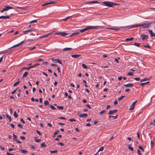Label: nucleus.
I'll list each match as a JSON object with an SVG mask.
<instances>
[{
    "mask_svg": "<svg viewBox=\"0 0 155 155\" xmlns=\"http://www.w3.org/2000/svg\"><path fill=\"white\" fill-rule=\"evenodd\" d=\"M134 40L133 38H127L125 39V41H131Z\"/></svg>",
    "mask_w": 155,
    "mask_h": 155,
    "instance_id": "obj_22",
    "label": "nucleus"
},
{
    "mask_svg": "<svg viewBox=\"0 0 155 155\" xmlns=\"http://www.w3.org/2000/svg\"><path fill=\"white\" fill-rule=\"evenodd\" d=\"M51 60L54 63H58L59 64H61L63 66V64L61 60L58 59H54L53 58H51Z\"/></svg>",
    "mask_w": 155,
    "mask_h": 155,
    "instance_id": "obj_7",
    "label": "nucleus"
},
{
    "mask_svg": "<svg viewBox=\"0 0 155 155\" xmlns=\"http://www.w3.org/2000/svg\"><path fill=\"white\" fill-rule=\"evenodd\" d=\"M144 47L145 48H151L150 47V45H144Z\"/></svg>",
    "mask_w": 155,
    "mask_h": 155,
    "instance_id": "obj_57",
    "label": "nucleus"
},
{
    "mask_svg": "<svg viewBox=\"0 0 155 155\" xmlns=\"http://www.w3.org/2000/svg\"><path fill=\"white\" fill-rule=\"evenodd\" d=\"M148 38V35H145L144 34H142L140 36V38L142 41H144L145 39H147Z\"/></svg>",
    "mask_w": 155,
    "mask_h": 155,
    "instance_id": "obj_4",
    "label": "nucleus"
},
{
    "mask_svg": "<svg viewBox=\"0 0 155 155\" xmlns=\"http://www.w3.org/2000/svg\"><path fill=\"white\" fill-rule=\"evenodd\" d=\"M53 3H54V2H53L51 1H49L48 2H46V3H45L42 4V6H45V5H49V4H53Z\"/></svg>",
    "mask_w": 155,
    "mask_h": 155,
    "instance_id": "obj_15",
    "label": "nucleus"
},
{
    "mask_svg": "<svg viewBox=\"0 0 155 155\" xmlns=\"http://www.w3.org/2000/svg\"><path fill=\"white\" fill-rule=\"evenodd\" d=\"M137 151L138 154H139V155H142V154L141 153L140 151V150H137Z\"/></svg>",
    "mask_w": 155,
    "mask_h": 155,
    "instance_id": "obj_64",
    "label": "nucleus"
},
{
    "mask_svg": "<svg viewBox=\"0 0 155 155\" xmlns=\"http://www.w3.org/2000/svg\"><path fill=\"white\" fill-rule=\"evenodd\" d=\"M57 144L58 145H60L61 146H63L64 145V144L62 142L57 143Z\"/></svg>",
    "mask_w": 155,
    "mask_h": 155,
    "instance_id": "obj_41",
    "label": "nucleus"
},
{
    "mask_svg": "<svg viewBox=\"0 0 155 155\" xmlns=\"http://www.w3.org/2000/svg\"><path fill=\"white\" fill-rule=\"evenodd\" d=\"M134 45L137 47H139L140 46V43H135L134 44Z\"/></svg>",
    "mask_w": 155,
    "mask_h": 155,
    "instance_id": "obj_38",
    "label": "nucleus"
},
{
    "mask_svg": "<svg viewBox=\"0 0 155 155\" xmlns=\"http://www.w3.org/2000/svg\"><path fill=\"white\" fill-rule=\"evenodd\" d=\"M31 30H27L23 31V32L25 34H26L28 33L31 32Z\"/></svg>",
    "mask_w": 155,
    "mask_h": 155,
    "instance_id": "obj_18",
    "label": "nucleus"
},
{
    "mask_svg": "<svg viewBox=\"0 0 155 155\" xmlns=\"http://www.w3.org/2000/svg\"><path fill=\"white\" fill-rule=\"evenodd\" d=\"M28 72H25L24 74L22 76V78L26 77L28 74Z\"/></svg>",
    "mask_w": 155,
    "mask_h": 155,
    "instance_id": "obj_25",
    "label": "nucleus"
},
{
    "mask_svg": "<svg viewBox=\"0 0 155 155\" xmlns=\"http://www.w3.org/2000/svg\"><path fill=\"white\" fill-rule=\"evenodd\" d=\"M106 112V110H103L101 111L100 112V114H101L103 113H105Z\"/></svg>",
    "mask_w": 155,
    "mask_h": 155,
    "instance_id": "obj_47",
    "label": "nucleus"
},
{
    "mask_svg": "<svg viewBox=\"0 0 155 155\" xmlns=\"http://www.w3.org/2000/svg\"><path fill=\"white\" fill-rule=\"evenodd\" d=\"M36 132L39 135H40V136L42 134L40 131L37 130L36 131Z\"/></svg>",
    "mask_w": 155,
    "mask_h": 155,
    "instance_id": "obj_45",
    "label": "nucleus"
},
{
    "mask_svg": "<svg viewBox=\"0 0 155 155\" xmlns=\"http://www.w3.org/2000/svg\"><path fill=\"white\" fill-rule=\"evenodd\" d=\"M35 141L37 143H39L41 141V139H37V140H36Z\"/></svg>",
    "mask_w": 155,
    "mask_h": 155,
    "instance_id": "obj_62",
    "label": "nucleus"
},
{
    "mask_svg": "<svg viewBox=\"0 0 155 155\" xmlns=\"http://www.w3.org/2000/svg\"><path fill=\"white\" fill-rule=\"evenodd\" d=\"M31 67H30V66L29 67H28V68H26V67H23L22 68V69H21V70H23L24 69H27V70H29V69H31Z\"/></svg>",
    "mask_w": 155,
    "mask_h": 155,
    "instance_id": "obj_37",
    "label": "nucleus"
},
{
    "mask_svg": "<svg viewBox=\"0 0 155 155\" xmlns=\"http://www.w3.org/2000/svg\"><path fill=\"white\" fill-rule=\"evenodd\" d=\"M38 65H39V64L38 63H36L34 65L32 66H31L30 67H31V68H33L35 67V66H36Z\"/></svg>",
    "mask_w": 155,
    "mask_h": 155,
    "instance_id": "obj_36",
    "label": "nucleus"
},
{
    "mask_svg": "<svg viewBox=\"0 0 155 155\" xmlns=\"http://www.w3.org/2000/svg\"><path fill=\"white\" fill-rule=\"evenodd\" d=\"M137 101H135L132 104L130 105V108L129 109V110H132L134 108V107L135 105V104L137 102Z\"/></svg>",
    "mask_w": 155,
    "mask_h": 155,
    "instance_id": "obj_8",
    "label": "nucleus"
},
{
    "mask_svg": "<svg viewBox=\"0 0 155 155\" xmlns=\"http://www.w3.org/2000/svg\"><path fill=\"white\" fill-rule=\"evenodd\" d=\"M148 31L150 33L151 37H155V33H153L152 30L149 29Z\"/></svg>",
    "mask_w": 155,
    "mask_h": 155,
    "instance_id": "obj_14",
    "label": "nucleus"
},
{
    "mask_svg": "<svg viewBox=\"0 0 155 155\" xmlns=\"http://www.w3.org/2000/svg\"><path fill=\"white\" fill-rule=\"evenodd\" d=\"M6 116L7 118L8 119L9 122H11V116H9L8 114H6Z\"/></svg>",
    "mask_w": 155,
    "mask_h": 155,
    "instance_id": "obj_21",
    "label": "nucleus"
},
{
    "mask_svg": "<svg viewBox=\"0 0 155 155\" xmlns=\"http://www.w3.org/2000/svg\"><path fill=\"white\" fill-rule=\"evenodd\" d=\"M20 121L22 122L23 124H25V122L24 120H23L22 118H21L20 119Z\"/></svg>",
    "mask_w": 155,
    "mask_h": 155,
    "instance_id": "obj_59",
    "label": "nucleus"
},
{
    "mask_svg": "<svg viewBox=\"0 0 155 155\" xmlns=\"http://www.w3.org/2000/svg\"><path fill=\"white\" fill-rule=\"evenodd\" d=\"M60 132V131L58 130H56L55 132L54 133L53 135L52 136V137H54L55 136V135L57 134H58V133H59V132Z\"/></svg>",
    "mask_w": 155,
    "mask_h": 155,
    "instance_id": "obj_20",
    "label": "nucleus"
},
{
    "mask_svg": "<svg viewBox=\"0 0 155 155\" xmlns=\"http://www.w3.org/2000/svg\"><path fill=\"white\" fill-rule=\"evenodd\" d=\"M44 104L45 106H47L49 104V102L48 101H45L44 102Z\"/></svg>",
    "mask_w": 155,
    "mask_h": 155,
    "instance_id": "obj_29",
    "label": "nucleus"
},
{
    "mask_svg": "<svg viewBox=\"0 0 155 155\" xmlns=\"http://www.w3.org/2000/svg\"><path fill=\"white\" fill-rule=\"evenodd\" d=\"M69 120L70 122H73V121L75 122L76 121L75 120V119H69Z\"/></svg>",
    "mask_w": 155,
    "mask_h": 155,
    "instance_id": "obj_52",
    "label": "nucleus"
},
{
    "mask_svg": "<svg viewBox=\"0 0 155 155\" xmlns=\"http://www.w3.org/2000/svg\"><path fill=\"white\" fill-rule=\"evenodd\" d=\"M13 140H14L16 141L17 140V136L16 135H15L14 134H13Z\"/></svg>",
    "mask_w": 155,
    "mask_h": 155,
    "instance_id": "obj_33",
    "label": "nucleus"
},
{
    "mask_svg": "<svg viewBox=\"0 0 155 155\" xmlns=\"http://www.w3.org/2000/svg\"><path fill=\"white\" fill-rule=\"evenodd\" d=\"M21 153H27V151L26 150H24L23 149H21Z\"/></svg>",
    "mask_w": 155,
    "mask_h": 155,
    "instance_id": "obj_27",
    "label": "nucleus"
},
{
    "mask_svg": "<svg viewBox=\"0 0 155 155\" xmlns=\"http://www.w3.org/2000/svg\"><path fill=\"white\" fill-rule=\"evenodd\" d=\"M41 146L42 147H45L47 146V145L44 143H43L41 144Z\"/></svg>",
    "mask_w": 155,
    "mask_h": 155,
    "instance_id": "obj_26",
    "label": "nucleus"
},
{
    "mask_svg": "<svg viewBox=\"0 0 155 155\" xmlns=\"http://www.w3.org/2000/svg\"><path fill=\"white\" fill-rule=\"evenodd\" d=\"M91 2L92 3H99V2L97 1H91Z\"/></svg>",
    "mask_w": 155,
    "mask_h": 155,
    "instance_id": "obj_53",
    "label": "nucleus"
},
{
    "mask_svg": "<svg viewBox=\"0 0 155 155\" xmlns=\"http://www.w3.org/2000/svg\"><path fill=\"white\" fill-rule=\"evenodd\" d=\"M13 8L11 6H5V7L1 11V12L2 13H3L5 11H8L9 9H13Z\"/></svg>",
    "mask_w": 155,
    "mask_h": 155,
    "instance_id": "obj_5",
    "label": "nucleus"
},
{
    "mask_svg": "<svg viewBox=\"0 0 155 155\" xmlns=\"http://www.w3.org/2000/svg\"><path fill=\"white\" fill-rule=\"evenodd\" d=\"M58 118L60 119L65 120L66 118L63 117H59Z\"/></svg>",
    "mask_w": 155,
    "mask_h": 155,
    "instance_id": "obj_49",
    "label": "nucleus"
},
{
    "mask_svg": "<svg viewBox=\"0 0 155 155\" xmlns=\"http://www.w3.org/2000/svg\"><path fill=\"white\" fill-rule=\"evenodd\" d=\"M50 152L51 153H56L57 152V150H53V151H50Z\"/></svg>",
    "mask_w": 155,
    "mask_h": 155,
    "instance_id": "obj_46",
    "label": "nucleus"
},
{
    "mask_svg": "<svg viewBox=\"0 0 155 155\" xmlns=\"http://www.w3.org/2000/svg\"><path fill=\"white\" fill-rule=\"evenodd\" d=\"M57 107L59 110H63L64 109V107L62 106H57Z\"/></svg>",
    "mask_w": 155,
    "mask_h": 155,
    "instance_id": "obj_28",
    "label": "nucleus"
},
{
    "mask_svg": "<svg viewBox=\"0 0 155 155\" xmlns=\"http://www.w3.org/2000/svg\"><path fill=\"white\" fill-rule=\"evenodd\" d=\"M54 34L55 35H58L59 34L61 35L62 36H64L66 35H68V33H66V32H63V31H61L59 32H54Z\"/></svg>",
    "mask_w": 155,
    "mask_h": 155,
    "instance_id": "obj_6",
    "label": "nucleus"
},
{
    "mask_svg": "<svg viewBox=\"0 0 155 155\" xmlns=\"http://www.w3.org/2000/svg\"><path fill=\"white\" fill-rule=\"evenodd\" d=\"M103 27L99 26H89L83 29H81L80 30V32L81 33H83V32L86 31L87 30L90 29H102Z\"/></svg>",
    "mask_w": 155,
    "mask_h": 155,
    "instance_id": "obj_2",
    "label": "nucleus"
},
{
    "mask_svg": "<svg viewBox=\"0 0 155 155\" xmlns=\"http://www.w3.org/2000/svg\"><path fill=\"white\" fill-rule=\"evenodd\" d=\"M128 148L132 151H133L134 150L133 148L132 147L130 146V145L128 146Z\"/></svg>",
    "mask_w": 155,
    "mask_h": 155,
    "instance_id": "obj_40",
    "label": "nucleus"
},
{
    "mask_svg": "<svg viewBox=\"0 0 155 155\" xmlns=\"http://www.w3.org/2000/svg\"><path fill=\"white\" fill-rule=\"evenodd\" d=\"M150 79H147V78H145L143 79H141V80H140V81L141 82H142L143 81H146L147 80H149Z\"/></svg>",
    "mask_w": 155,
    "mask_h": 155,
    "instance_id": "obj_30",
    "label": "nucleus"
},
{
    "mask_svg": "<svg viewBox=\"0 0 155 155\" xmlns=\"http://www.w3.org/2000/svg\"><path fill=\"white\" fill-rule=\"evenodd\" d=\"M78 116L80 117H86L87 116V114L86 113L81 114L79 112H78Z\"/></svg>",
    "mask_w": 155,
    "mask_h": 155,
    "instance_id": "obj_9",
    "label": "nucleus"
},
{
    "mask_svg": "<svg viewBox=\"0 0 155 155\" xmlns=\"http://www.w3.org/2000/svg\"><path fill=\"white\" fill-rule=\"evenodd\" d=\"M10 15L1 16H0V19H9L10 18Z\"/></svg>",
    "mask_w": 155,
    "mask_h": 155,
    "instance_id": "obj_11",
    "label": "nucleus"
},
{
    "mask_svg": "<svg viewBox=\"0 0 155 155\" xmlns=\"http://www.w3.org/2000/svg\"><path fill=\"white\" fill-rule=\"evenodd\" d=\"M118 111V110L117 109H114L113 110H110L109 111V112L108 113V114H112L115 113H116Z\"/></svg>",
    "mask_w": 155,
    "mask_h": 155,
    "instance_id": "obj_12",
    "label": "nucleus"
},
{
    "mask_svg": "<svg viewBox=\"0 0 155 155\" xmlns=\"http://www.w3.org/2000/svg\"><path fill=\"white\" fill-rule=\"evenodd\" d=\"M79 34V32L78 31H75L73 33H72L71 34L69 35V36L70 37H71L75 35H78Z\"/></svg>",
    "mask_w": 155,
    "mask_h": 155,
    "instance_id": "obj_16",
    "label": "nucleus"
},
{
    "mask_svg": "<svg viewBox=\"0 0 155 155\" xmlns=\"http://www.w3.org/2000/svg\"><path fill=\"white\" fill-rule=\"evenodd\" d=\"M71 49H72V48H63L62 50H63V51H67L68 50H71Z\"/></svg>",
    "mask_w": 155,
    "mask_h": 155,
    "instance_id": "obj_19",
    "label": "nucleus"
},
{
    "mask_svg": "<svg viewBox=\"0 0 155 155\" xmlns=\"http://www.w3.org/2000/svg\"><path fill=\"white\" fill-rule=\"evenodd\" d=\"M71 16H68V17H67V18H64L63 19H62V21H66L69 18L71 17Z\"/></svg>",
    "mask_w": 155,
    "mask_h": 155,
    "instance_id": "obj_50",
    "label": "nucleus"
},
{
    "mask_svg": "<svg viewBox=\"0 0 155 155\" xmlns=\"http://www.w3.org/2000/svg\"><path fill=\"white\" fill-rule=\"evenodd\" d=\"M124 97H125L124 96H121L120 97H119L118 98V101H121L122 99V98Z\"/></svg>",
    "mask_w": 155,
    "mask_h": 155,
    "instance_id": "obj_32",
    "label": "nucleus"
},
{
    "mask_svg": "<svg viewBox=\"0 0 155 155\" xmlns=\"http://www.w3.org/2000/svg\"><path fill=\"white\" fill-rule=\"evenodd\" d=\"M107 29L111 30H120V29L119 28H107Z\"/></svg>",
    "mask_w": 155,
    "mask_h": 155,
    "instance_id": "obj_23",
    "label": "nucleus"
},
{
    "mask_svg": "<svg viewBox=\"0 0 155 155\" xmlns=\"http://www.w3.org/2000/svg\"><path fill=\"white\" fill-rule=\"evenodd\" d=\"M150 83L149 81H147V82H145V83H141L140 85L142 86H143V85L146 84H148V83Z\"/></svg>",
    "mask_w": 155,
    "mask_h": 155,
    "instance_id": "obj_34",
    "label": "nucleus"
},
{
    "mask_svg": "<svg viewBox=\"0 0 155 155\" xmlns=\"http://www.w3.org/2000/svg\"><path fill=\"white\" fill-rule=\"evenodd\" d=\"M20 137L23 140H25V137L24 136H20Z\"/></svg>",
    "mask_w": 155,
    "mask_h": 155,
    "instance_id": "obj_58",
    "label": "nucleus"
},
{
    "mask_svg": "<svg viewBox=\"0 0 155 155\" xmlns=\"http://www.w3.org/2000/svg\"><path fill=\"white\" fill-rule=\"evenodd\" d=\"M104 5L109 7H112L114 5H117L118 4L108 1H104L102 2Z\"/></svg>",
    "mask_w": 155,
    "mask_h": 155,
    "instance_id": "obj_3",
    "label": "nucleus"
},
{
    "mask_svg": "<svg viewBox=\"0 0 155 155\" xmlns=\"http://www.w3.org/2000/svg\"><path fill=\"white\" fill-rule=\"evenodd\" d=\"M55 32V31H54L51 33H48V34H47L45 35H43L42 36H40V38H45V37H48L51 34H53V32Z\"/></svg>",
    "mask_w": 155,
    "mask_h": 155,
    "instance_id": "obj_10",
    "label": "nucleus"
},
{
    "mask_svg": "<svg viewBox=\"0 0 155 155\" xmlns=\"http://www.w3.org/2000/svg\"><path fill=\"white\" fill-rule=\"evenodd\" d=\"M19 44H18L16 45H14V46H13L11 48H12V47H16L17 46H19Z\"/></svg>",
    "mask_w": 155,
    "mask_h": 155,
    "instance_id": "obj_63",
    "label": "nucleus"
},
{
    "mask_svg": "<svg viewBox=\"0 0 155 155\" xmlns=\"http://www.w3.org/2000/svg\"><path fill=\"white\" fill-rule=\"evenodd\" d=\"M0 148L1 149V150H5V148L4 147H2V146H1L0 147Z\"/></svg>",
    "mask_w": 155,
    "mask_h": 155,
    "instance_id": "obj_54",
    "label": "nucleus"
},
{
    "mask_svg": "<svg viewBox=\"0 0 155 155\" xmlns=\"http://www.w3.org/2000/svg\"><path fill=\"white\" fill-rule=\"evenodd\" d=\"M17 126L18 127H20V128H23V126H22V125H21V124H18Z\"/></svg>",
    "mask_w": 155,
    "mask_h": 155,
    "instance_id": "obj_48",
    "label": "nucleus"
},
{
    "mask_svg": "<svg viewBox=\"0 0 155 155\" xmlns=\"http://www.w3.org/2000/svg\"><path fill=\"white\" fill-rule=\"evenodd\" d=\"M14 117H18V115L17 114L16 111L14 113Z\"/></svg>",
    "mask_w": 155,
    "mask_h": 155,
    "instance_id": "obj_42",
    "label": "nucleus"
},
{
    "mask_svg": "<svg viewBox=\"0 0 155 155\" xmlns=\"http://www.w3.org/2000/svg\"><path fill=\"white\" fill-rule=\"evenodd\" d=\"M124 85L126 87H130L133 86V84L132 83H129L127 84H124Z\"/></svg>",
    "mask_w": 155,
    "mask_h": 155,
    "instance_id": "obj_13",
    "label": "nucleus"
},
{
    "mask_svg": "<svg viewBox=\"0 0 155 155\" xmlns=\"http://www.w3.org/2000/svg\"><path fill=\"white\" fill-rule=\"evenodd\" d=\"M20 82V81H18L15 83L13 84V86L15 87L17 86Z\"/></svg>",
    "mask_w": 155,
    "mask_h": 155,
    "instance_id": "obj_31",
    "label": "nucleus"
},
{
    "mask_svg": "<svg viewBox=\"0 0 155 155\" xmlns=\"http://www.w3.org/2000/svg\"><path fill=\"white\" fill-rule=\"evenodd\" d=\"M50 107L51 109L53 110H54L56 109V108L52 105H50Z\"/></svg>",
    "mask_w": 155,
    "mask_h": 155,
    "instance_id": "obj_39",
    "label": "nucleus"
},
{
    "mask_svg": "<svg viewBox=\"0 0 155 155\" xmlns=\"http://www.w3.org/2000/svg\"><path fill=\"white\" fill-rule=\"evenodd\" d=\"M80 54H72L71 55V56L74 58H77L80 56Z\"/></svg>",
    "mask_w": 155,
    "mask_h": 155,
    "instance_id": "obj_17",
    "label": "nucleus"
},
{
    "mask_svg": "<svg viewBox=\"0 0 155 155\" xmlns=\"http://www.w3.org/2000/svg\"><path fill=\"white\" fill-rule=\"evenodd\" d=\"M16 8H17L22 9H25V8L24 7H18V6L16 7Z\"/></svg>",
    "mask_w": 155,
    "mask_h": 155,
    "instance_id": "obj_60",
    "label": "nucleus"
},
{
    "mask_svg": "<svg viewBox=\"0 0 155 155\" xmlns=\"http://www.w3.org/2000/svg\"><path fill=\"white\" fill-rule=\"evenodd\" d=\"M153 23V21H150V22L145 23L143 24H136L133 25H130L127 27L126 28H128V29L131 28H136L139 27H141L142 28H148L150 27L151 25Z\"/></svg>",
    "mask_w": 155,
    "mask_h": 155,
    "instance_id": "obj_1",
    "label": "nucleus"
},
{
    "mask_svg": "<svg viewBox=\"0 0 155 155\" xmlns=\"http://www.w3.org/2000/svg\"><path fill=\"white\" fill-rule=\"evenodd\" d=\"M134 79L137 81H140V78H134Z\"/></svg>",
    "mask_w": 155,
    "mask_h": 155,
    "instance_id": "obj_51",
    "label": "nucleus"
},
{
    "mask_svg": "<svg viewBox=\"0 0 155 155\" xmlns=\"http://www.w3.org/2000/svg\"><path fill=\"white\" fill-rule=\"evenodd\" d=\"M31 147L32 149H35V148H36V146L35 145H32L31 146Z\"/></svg>",
    "mask_w": 155,
    "mask_h": 155,
    "instance_id": "obj_61",
    "label": "nucleus"
},
{
    "mask_svg": "<svg viewBox=\"0 0 155 155\" xmlns=\"http://www.w3.org/2000/svg\"><path fill=\"white\" fill-rule=\"evenodd\" d=\"M17 89H18V88H16V89H15V90H14V91H13L12 92V94H14V93H15L16 92V91H17Z\"/></svg>",
    "mask_w": 155,
    "mask_h": 155,
    "instance_id": "obj_55",
    "label": "nucleus"
},
{
    "mask_svg": "<svg viewBox=\"0 0 155 155\" xmlns=\"http://www.w3.org/2000/svg\"><path fill=\"white\" fill-rule=\"evenodd\" d=\"M142 151L144 152V150L143 148L141 146H139L138 147Z\"/></svg>",
    "mask_w": 155,
    "mask_h": 155,
    "instance_id": "obj_35",
    "label": "nucleus"
},
{
    "mask_svg": "<svg viewBox=\"0 0 155 155\" xmlns=\"http://www.w3.org/2000/svg\"><path fill=\"white\" fill-rule=\"evenodd\" d=\"M127 75H130V76H133L134 75L133 73L131 72H129L127 73Z\"/></svg>",
    "mask_w": 155,
    "mask_h": 155,
    "instance_id": "obj_43",
    "label": "nucleus"
},
{
    "mask_svg": "<svg viewBox=\"0 0 155 155\" xmlns=\"http://www.w3.org/2000/svg\"><path fill=\"white\" fill-rule=\"evenodd\" d=\"M81 66L84 69H87V66L84 64H82Z\"/></svg>",
    "mask_w": 155,
    "mask_h": 155,
    "instance_id": "obj_24",
    "label": "nucleus"
},
{
    "mask_svg": "<svg viewBox=\"0 0 155 155\" xmlns=\"http://www.w3.org/2000/svg\"><path fill=\"white\" fill-rule=\"evenodd\" d=\"M137 137L139 139H140V134L139 132L137 133Z\"/></svg>",
    "mask_w": 155,
    "mask_h": 155,
    "instance_id": "obj_56",
    "label": "nucleus"
},
{
    "mask_svg": "<svg viewBox=\"0 0 155 155\" xmlns=\"http://www.w3.org/2000/svg\"><path fill=\"white\" fill-rule=\"evenodd\" d=\"M104 147H100L99 150H98V151H103V150H104Z\"/></svg>",
    "mask_w": 155,
    "mask_h": 155,
    "instance_id": "obj_44",
    "label": "nucleus"
}]
</instances>
